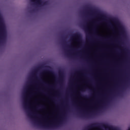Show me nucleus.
<instances>
[{
	"mask_svg": "<svg viewBox=\"0 0 130 130\" xmlns=\"http://www.w3.org/2000/svg\"><path fill=\"white\" fill-rule=\"evenodd\" d=\"M101 127H104L105 128H111V129H113V127L109 126V125L100 123H92L89 126H87V128L88 129H91V128H99V130H103Z\"/></svg>",
	"mask_w": 130,
	"mask_h": 130,
	"instance_id": "f257e3e1",
	"label": "nucleus"
},
{
	"mask_svg": "<svg viewBox=\"0 0 130 130\" xmlns=\"http://www.w3.org/2000/svg\"><path fill=\"white\" fill-rule=\"evenodd\" d=\"M64 114H63L61 115V120H59V122H58L55 124H51L50 125H49V124L43 125V127H47V128H53V127H56V126H58L59 124H60V123L62 122V119L64 118Z\"/></svg>",
	"mask_w": 130,
	"mask_h": 130,
	"instance_id": "f03ea898",
	"label": "nucleus"
},
{
	"mask_svg": "<svg viewBox=\"0 0 130 130\" xmlns=\"http://www.w3.org/2000/svg\"><path fill=\"white\" fill-rule=\"evenodd\" d=\"M73 37H74V38H76V39H77L78 41H81V34H80L79 33H76L74 35H73Z\"/></svg>",
	"mask_w": 130,
	"mask_h": 130,
	"instance_id": "7ed1b4c3",
	"label": "nucleus"
},
{
	"mask_svg": "<svg viewBox=\"0 0 130 130\" xmlns=\"http://www.w3.org/2000/svg\"><path fill=\"white\" fill-rule=\"evenodd\" d=\"M119 29L121 30V33H123V28H122V27L120 26Z\"/></svg>",
	"mask_w": 130,
	"mask_h": 130,
	"instance_id": "20e7f679",
	"label": "nucleus"
},
{
	"mask_svg": "<svg viewBox=\"0 0 130 130\" xmlns=\"http://www.w3.org/2000/svg\"><path fill=\"white\" fill-rule=\"evenodd\" d=\"M124 51H125L126 53H127L128 52V50L127 49H124Z\"/></svg>",
	"mask_w": 130,
	"mask_h": 130,
	"instance_id": "39448f33",
	"label": "nucleus"
},
{
	"mask_svg": "<svg viewBox=\"0 0 130 130\" xmlns=\"http://www.w3.org/2000/svg\"><path fill=\"white\" fill-rule=\"evenodd\" d=\"M86 9H87L88 10H91V8L90 7H86Z\"/></svg>",
	"mask_w": 130,
	"mask_h": 130,
	"instance_id": "423d86ee",
	"label": "nucleus"
},
{
	"mask_svg": "<svg viewBox=\"0 0 130 130\" xmlns=\"http://www.w3.org/2000/svg\"><path fill=\"white\" fill-rule=\"evenodd\" d=\"M81 117H85V116L84 115H82L81 116H80Z\"/></svg>",
	"mask_w": 130,
	"mask_h": 130,
	"instance_id": "0eeeda50",
	"label": "nucleus"
},
{
	"mask_svg": "<svg viewBox=\"0 0 130 130\" xmlns=\"http://www.w3.org/2000/svg\"><path fill=\"white\" fill-rule=\"evenodd\" d=\"M28 115H29V116H30V117H31L32 116L31 115V114H28Z\"/></svg>",
	"mask_w": 130,
	"mask_h": 130,
	"instance_id": "6e6552de",
	"label": "nucleus"
},
{
	"mask_svg": "<svg viewBox=\"0 0 130 130\" xmlns=\"http://www.w3.org/2000/svg\"><path fill=\"white\" fill-rule=\"evenodd\" d=\"M84 98L88 99V98L87 96H84Z\"/></svg>",
	"mask_w": 130,
	"mask_h": 130,
	"instance_id": "1a4fd4ad",
	"label": "nucleus"
},
{
	"mask_svg": "<svg viewBox=\"0 0 130 130\" xmlns=\"http://www.w3.org/2000/svg\"><path fill=\"white\" fill-rule=\"evenodd\" d=\"M86 116H89V114H87V115H86Z\"/></svg>",
	"mask_w": 130,
	"mask_h": 130,
	"instance_id": "9d476101",
	"label": "nucleus"
},
{
	"mask_svg": "<svg viewBox=\"0 0 130 130\" xmlns=\"http://www.w3.org/2000/svg\"><path fill=\"white\" fill-rule=\"evenodd\" d=\"M38 71V69H36V71Z\"/></svg>",
	"mask_w": 130,
	"mask_h": 130,
	"instance_id": "9b49d317",
	"label": "nucleus"
},
{
	"mask_svg": "<svg viewBox=\"0 0 130 130\" xmlns=\"http://www.w3.org/2000/svg\"><path fill=\"white\" fill-rule=\"evenodd\" d=\"M34 11H35V10H32V12H34Z\"/></svg>",
	"mask_w": 130,
	"mask_h": 130,
	"instance_id": "f8f14e48",
	"label": "nucleus"
},
{
	"mask_svg": "<svg viewBox=\"0 0 130 130\" xmlns=\"http://www.w3.org/2000/svg\"><path fill=\"white\" fill-rule=\"evenodd\" d=\"M32 2H34V0H31Z\"/></svg>",
	"mask_w": 130,
	"mask_h": 130,
	"instance_id": "ddd939ff",
	"label": "nucleus"
},
{
	"mask_svg": "<svg viewBox=\"0 0 130 130\" xmlns=\"http://www.w3.org/2000/svg\"><path fill=\"white\" fill-rule=\"evenodd\" d=\"M42 107L43 108V107H44V106H42Z\"/></svg>",
	"mask_w": 130,
	"mask_h": 130,
	"instance_id": "4468645a",
	"label": "nucleus"
}]
</instances>
